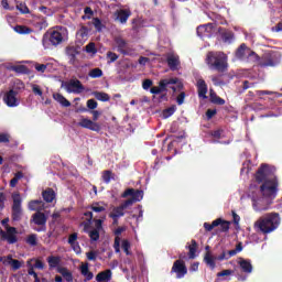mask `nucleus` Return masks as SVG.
Listing matches in <instances>:
<instances>
[{"instance_id":"nucleus-1","label":"nucleus","mask_w":282,"mask_h":282,"mask_svg":"<svg viewBox=\"0 0 282 282\" xmlns=\"http://www.w3.org/2000/svg\"><path fill=\"white\" fill-rule=\"evenodd\" d=\"M275 171L276 169L274 166L262 164L256 174L257 182H263L259 189L251 191L252 207L256 213L269 210L272 199L276 197L279 182L276 181V176H274Z\"/></svg>"},{"instance_id":"nucleus-2","label":"nucleus","mask_w":282,"mask_h":282,"mask_svg":"<svg viewBox=\"0 0 282 282\" xmlns=\"http://www.w3.org/2000/svg\"><path fill=\"white\" fill-rule=\"evenodd\" d=\"M281 226V216L276 213H270L260 217L253 225L257 232H262V235H270L274 232L276 228Z\"/></svg>"},{"instance_id":"nucleus-3","label":"nucleus","mask_w":282,"mask_h":282,"mask_svg":"<svg viewBox=\"0 0 282 282\" xmlns=\"http://www.w3.org/2000/svg\"><path fill=\"white\" fill-rule=\"evenodd\" d=\"M245 63H257L260 67H276L281 63V54L274 52L267 53L260 59L259 55L251 50Z\"/></svg>"},{"instance_id":"nucleus-4","label":"nucleus","mask_w":282,"mask_h":282,"mask_svg":"<svg viewBox=\"0 0 282 282\" xmlns=\"http://www.w3.org/2000/svg\"><path fill=\"white\" fill-rule=\"evenodd\" d=\"M69 36V32L67 31V28L65 26H55L51 33L50 37L45 36L42 40L43 47L45 50H50V43L51 45H61L63 41H67V37Z\"/></svg>"},{"instance_id":"nucleus-5","label":"nucleus","mask_w":282,"mask_h":282,"mask_svg":"<svg viewBox=\"0 0 282 282\" xmlns=\"http://www.w3.org/2000/svg\"><path fill=\"white\" fill-rule=\"evenodd\" d=\"M86 216L87 223H84V230L88 234L90 237V241H98L100 239V231L102 230V221L107 219L106 215L101 216V219H95L94 220V213L93 212H86L84 213ZM94 220L95 228L89 230V225Z\"/></svg>"},{"instance_id":"nucleus-6","label":"nucleus","mask_w":282,"mask_h":282,"mask_svg":"<svg viewBox=\"0 0 282 282\" xmlns=\"http://www.w3.org/2000/svg\"><path fill=\"white\" fill-rule=\"evenodd\" d=\"M243 248L241 245H238L236 249L226 251L224 250L218 257H214L213 252L207 251L204 257V261L210 270H215L217 268V264L215 263L216 261H228L231 257H235L238 252H241Z\"/></svg>"},{"instance_id":"nucleus-7","label":"nucleus","mask_w":282,"mask_h":282,"mask_svg":"<svg viewBox=\"0 0 282 282\" xmlns=\"http://www.w3.org/2000/svg\"><path fill=\"white\" fill-rule=\"evenodd\" d=\"M206 62L210 69H216L217 72H226L228 69V55L223 52H209Z\"/></svg>"},{"instance_id":"nucleus-8","label":"nucleus","mask_w":282,"mask_h":282,"mask_svg":"<svg viewBox=\"0 0 282 282\" xmlns=\"http://www.w3.org/2000/svg\"><path fill=\"white\" fill-rule=\"evenodd\" d=\"M237 264L240 272H238L237 269H235L236 279L241 282L248 281V276H250V274H252V270H254V268L252 267V261L243 258H238Z\"/></svg>"},{"instance_id":"nucleus-9","label":"nucleus","mask_w":282,"mask_h":282,"mask_svg":"<svg viewBox=\"0 0 282 282\" xmlns=\"http://www.w3.org/2000/svg\"><path fill=\"white\" fill-rule=\"evenodd\" d=\"M196 32L200 39H210L212 36H215L217 32H219V29L215 23H207L199 25Z\"/></svg>"},{"instance_id":"nucleus-10","label":"nucleus","mask_w":282,"mask_h":282,"mask_svg":"<svg viewBox=\"0 0 282 282\" xmlns=\"http://www.w3.org/2000/svg\"><path fill=\"white\" fill-rule=\"evenodd\" d=\"M12 200V219L13 221H19L21 219V215H23V209L21 208L23 199H21V194L13 193Z\"/></svg>"},{"instance_id":"nucleus-11","label":"nucleus","mask_w":282,"mask_h":282,"mask_svg":"<svg viewBox=\"0 0 282 282\" xmlns=\"http://www.w3.org/2000/svg\"><path fill=\"white\" fill-rule=\"evenodd\" d=\"M18 231L14 227H7L6 230H0V237L2 241H7L9 245L17 243L19 241V238L17 237Z\"/></svg>"},{"instance_id":"nucleus-12","label":"nucleus","mask_w":282,"mask_h":282,"mask_svg":"<svg viewBox=\"0 0 282 282\" xmlns=\"http://www.w3.org/2000/svg\"><path fill=\"white\" fill-rule=\"evenodd\" d=\"M4 104L7 107H19L21 101L19 100V93L14 89H11L4 94L3 97Z\"/></svg>"},{"instance_id":"nucleus-13","label":"nucleus","mask_w":282,"mask_h":282,"mask_svg":"<svg viewBox=\"0 0 282 282\" xmlns=\"http://www.w3.org/2000/svg\"><path fill=\"white\" fill-rule=\"evenodd\" d=\"M161 86L165 89L167 87H171V89H173V91H177V89H183L184 85H182L180 83V78L177 77H170V78H165V79H161Z\"/></svg>"},{"instance_id":"nucleus-14","label":"nucleus","mask_w":282,"mask_h":282,"mask_svg":"<svg viewBox=\"0 0 282 282\" xmlns=\"http://www.w3.org/2000/svg\"><path fill=\"white\" fill-rule=\"evenodd\" d=\"M172 272L176 274V279H184L186 274L188 273V269L186 268V264L182 260H176L173 263Z\"/></svg>"},{"instance_id":"nucleus-15","label":"nucleus","mask_w":282,"mask_h":282,"mask_svg":"<svg viewBox=\"0 0 282 282\" xmlns=\"http://www.w3.org/2000/svg\"><path fill=\"white\" fill-rule=\"evenodd\" d=\"M115 45H116L118 52H120L124 56H130L131 48L129 47V44L127 43V41H124V39L116 37L115 39Z\"/></svg>"},{"instance_id":"nucleus-16","label":"nucleus","mask_w":282,"mask_h":282,"mask_svg":"<svg viewBox=\"0 0 282 282\" xmlns=\"http://www.w3.org/2000/svg\"><path fill=\"white\" fill-rule=\"evenodd\" d=\"M124 263L128 265L123 269V272L127 274V279H131L133 282H135L138 276V268H135V265H133L129 259L124 260Z\"/></svg>"},{"instance_id":"nucleus-17","label":"nucleus","mask_w":282,"mask_h":282,"mask_svg":"<svg viewBox=\"0 0 282 282\" xmlns=\"http://www.w3.org/2000/svg\"><path fill=\"white\" fill-rule=\"evenodd\" d=\"M78 127H82L83 129H89V131H100V124L94 122L88 118H82L78 122Z\"/></svg>"},{"instance_id":"nucleus-18","label":"nucleus","mask_w":282,"mask_h":282,"mask_svg":"<svg viewBox=\"0 0 282 282\" xmlns=\"http://www.w3.org/2000/svg\"><path fill=\"white\" fill-rule=\"evenodd\" d=\"M33 221L36 226H42L35 229L36 232H43L45 230V224H47V217H45V214L37 212L33 215Z\"/></svg>"},{"instance_id":"nucleus-19","label":"nucleus","mask_w":282,"mask_h":282,"mask_svg":"<svg viewBox=\"0 0 282 282\" xmlns=\"http://www.w3.org/2000/svg\"><path fill=\"white\" fill-rule=\"evenodd\" d=\"M65 89L67 94H80L83 91V84L78 79H73L65 85Z\"/></svg>"},{"instance_id":"nucleus-20","label":"nucleus","mask_w":282,"mask_h":282,"mask_svg":"<svg viewBox=\"0 0 282 282\" xmlns=\"http://www.w3.org/2000/svg\"><path fill=\"white\" fill-rule=\"evenodd\" d=\"M89 39V28L80 26V29L76 32V43L83 45Z\"/></svg>"},{"instance_id":"nucleus-21","label":"nucleus","mask_w":282,"mask_h":282,"mask_svg":"<svg viewBox=\"0 0 282 282\" xmlns=\"http://www.w3.org/2000/svg\"><path fill=\"white\" fill-rule=\"evenodd\" d=\"M0 261L3 265H10L12 270H19L21 268V261L14 260L12 254L1 257Z\"/></svg>"},{"instance_id":"nucleus-22","label":"nucleus","mask_w":282,"mask_h":282,"mask_svg":"<svg viewBox=\"0 0 282 282\" xmlns=\"http://www.w3.org/2000/svg\"><path fill=\"white\" fill-rule=\"evenodd\" d=\"M250 51L251 50L246 44H241L236 51V58L246 63V61H248V55L250 54Z\"/></svg>"},{"instance_id":"nucleus-23","label":"nucleus","mask_w":282,"mask_h":282,"mask_svg":"<svg viewBox=\"0 0 282 282\" xmlns=\"http://www.w3.org/2000/svg\"><path fill=\"white\" fill-rule=\"evenodd\" d=\"M167 65L172 72H176L180 67V55L175 53L167 54Z\"/></svg>"},{"instance_id":"nucleus-24","label":"nucleus","mask_w":282,"mask_h":282,"mask_svg":"<svg viewBox=\"0 0 282 282\" xmlns=\"http://www.w3.org/2000/svg\"><path fill=\"white\" fill-rule=\"evenodd\" d=\"M197 91L199 98H203L206 100L208 98L206 94H208V85H206V82L203 78H198L196 83Z\"/></svg>"},{"instance_id":"nucleus-25","label":"nucleus","mask_w":282,"mask_h":282,"mask_svg":"<svg viewBox=\"0 0 282 282\" xmlns=\"http://www.w3.org/2000/svg\"><path fill=\"white\" fill-rule=\"evenodd\" d=\"M109 217L112 219L113 224H118L120 217H124V209L121 205L113 207L112 212L109 214Z\"/></svg>"},{"instance_id":"nucleus-26","label":"nucleus","mask_w":282,"mask_h":282,"mask_svg":"<svg viewBox=\"0 0 282 282\" xmlns=\"http://www.w3.org/2000/svg\"><path fill=\"white\" fill-rule=\"evenodd\" d=\"M66 55L68 57L69 65L76 67V65H78V59L76 58V56H78V51H76L74 47H67Z\"/></svg>"},{"instance_id":"nucleus-27","label":"nucleus","mask_w":282,"mask_h":282,"mask_svg":"<svg viewBox=\"0 0 282 282\" xmlns=\"http://www.w3.org/2000/svg\"><path fill=\"white\" fill-rule=\"evenodd\" d=\"M218 32L224 41V43L230 44L232 41H235V33L232 31H228L226 29H218Z\"/></svg>"},{"instance_id":"nucleus-28","label":"nucleus","mask_w":282,"mask_h":282,"mask_svg":"<svg viewBox=\"0 0 282 282\" xmlns=\"http://www.w3.org/2000/svg\"><path fill=\"white\" fill-rule=\"evenodd\" d=\"M122 232H124V227H118L116 230H115V235H116V238H115V243H113V248H115V252H120V236L122 235Z\"/></svg>"},{"instance_id":"nucleus-29","label":"nucleus","mask_w":282,"mask_h":282,"mask_svg":"<svg viewBox=\"0 0 282 282\" xmlns=\"http://www.w3.org/2000/svg\"><path fill=\"white\" fill-rule=\"evenodd\" d=\"M131 17V11L129 9H121L117 12V20L121 23H127Z\"/></svg>"},{"instance_id":"nucleus-30","label":"nucleus","mask_w":282,"mask_h":282,"mask_svg":"<svg viewBox=\"0 0 282 282\" xmlns=\"http://www.w3.org/2000/svg\"><path fill=\"white\" fill-rule=\"evenodd\" d=\"M53 98L54 100H56V102H58L62 107H72V102H69V100H67V98H65L63 95L58 94V93H54L53 94Z\"/></svg>"},{"instance_id":"nucleus-31","label":"nucleus","mask_w":282,"mask_h":282,"mask_svg":"<svg viewBox=\"0 0 282 282\" xmlns=\"http://www.w3.org/2000/svg\"><path fill=\"white\" fill-rule=\"evenodd\" d=\"M89 208L93 213H105V210H107V204L104 202H96L93 203Z\"/></svg>"},{"instance_id":"nucleus-32","label":"nucleus","mask_w":282,"mask_h":282,"mask_svg":"<svg viewBox=\"0 0 282 282\" xmlns=\"http://www.w3.org/2000/svg\"><path fill=\"white\" fill-rule=\"evenodd\" d=\"M111 270H106L97 274L96 281L97 282H109L111 281Z\"/></svg>"},{"instance_id":"nucleus-33","label":"nucleus","mask_w":282,"mask_h":282,"mask_svg":"<svg viewBox=\"0 0 282 282\" xmlns=\"http://www.w3.org/2000/svg\"><path fill=\"white\" fill-rule=\"evenodd\" d=\"M42 197L50 204L54 202V199H56V193L54 192V189L48 188L42 193Z\"/></svg>"},{"instance_id":"nucleus-34","label":"nucleus","mask_w":282,"mask_h":282,"mask_svg":"<svg viewBox=\"0 0 282 282\" xmlns=\"http://www.w3.org/2000/svg\"><path fill=\"white\" fill-rule=\"evenodd\" d=\"M48 268L54 270V268H58L61 265V257L58 256H50L47 258Z\"/></svg>"},{"instance_id":"nucleus-35","label":"nucleus","mask_w":282,"mask_h":282,"mask_svg":"<svg viewBox=\"0 0 282 282\" xmlns=\"http://www.w3.org/2000/svg\"><path fill=\"white\" fill-rule=\"evenodd\" d=\"M93 96L96 98V100H99L100 102H109V100H111L109 94L102 91H94Z\"/></svg>"},{"instance_id":"nucleus-36","label":"nucleus","mask_w":282,"mask_h":282,"mask_svg":"<svg viewBox=\"0 0 282 282\" xmlns=\"http://www.w3.org/2000/svg\"><path fill=\"white\" fill-rule=\"evenodd\" d=\"M80 272L83 274V276L86 278V281H91V279H94V273H91L89 271V264L85 263L80 265Z\"/></svg>"},{"instance_id":"nucleus-37","label":"nucleus","mask_w":282,"mask_h":282,"mask_svg":"<svg viewBox=\"0 0 282 282\" xmlns=\"http://www.w3.org/2000/svg\"><path fill=\"white\" fill-rule=\"evenodd\" d=\"M57 272L62 274V276L65 279L67 282H73L74 281V275H72V272L67 270L66 268H58Z\"/></svg>"},{"instance_id":"nucleus-38","label":"nucleus","mask_w":282,"mask_h":282,"mask_svg":"<svg viewBox=\"0 0 282 282\" xmlns=\"http://www.w3.org/2000/svg\"><path fill=\"white\" fill-rule=\"evenodd\" d=\"M29 210H43V200H31L29 203Z\"/></svg>"},{"instance_id":"nucleus-39","label":"nucleus","mask_w":282,"mask_h":282,"mask_svg":"<svg viewBox=\"0 0 282 282\" xmlns=\"http://www.w3.org/2000/svg\"><path fill=\"white\" fill-rule=\"evenodd\" d=\"M216 221H219L218 226H220V232H228V230H230V221L221 218H217Z\"/></svg>"},{"instance_id":"nucleus-40","label":"nucleus","mask_w":282,"mask_h":282,"mask_svg":"<svg viewBox=\"0 0 282 282\" xmlns=\"http://www.w3.org/2000/svg\"><path fill=\"white\" fill-rule=\"evenodd\" d=\"M187 248L189 250V253H188L189 259H195L196 252H197V241L192 240V243L187 246Z\"/></svg>"},{"instance_id":"nucleus-41","label":"nucleus","mask_w":282,"mask_h":282,"mask_svg":"<svg viewBox=\"0 0 282 282\" xmlns=\"http://www.w3.org/2000/svg\"><path fill=\"white\" fill-rule=\"evenodd\" d=\"M85 52L87 54H90L91 56H95V54L98 53V50L96 48V43L94 42L88 43L85 47Z\"/></svg>"},{"instance_id":"nucleus-42","label":"nucleus","mask_w":282,"mask_h":282,"mask_svg":"<svg viewBox=\"0 0 282 282\" xmlns=\"http://www.w3.org/2000/svg\"><path fill=\"white\" fill-rule=\"evenodd\" d=\"M11 72H15L17 74H28V66L13 65V66H11Z\"/></svg>"},{"instance_id":"nucleus-43","label":"nucleus","mask_w":282,"mask_h":282,"mask_svg":"<svg viewBox=\"0 0 282 282\" xmlns=\"http://www.w3.org/2000/svg\"><path fill=\"white\" fill-rule=\"evenodd\" d=\"M175 111H177V107L171 106L170 108L163 110L162 116L166 120V118H171V116H173V113H175Z\"/></svg>"},{"instance_id":"nucleus-44","label":"nucleus","mask_w":282,"mask_h":282,"mask_svg":"<svg viewBox=\"0 0 282 282\" xmlns=\"http://www.w3.org/2000/svg\"><path fill=\"white\" fill-rule=\"evenodd\" d=\"M121 248H122L123 252H126V254L128 257H131V254H132L131 251H130L131 242H129V240H122Z\"/></svg>"},{"instance_id":"nucleus-45","label":"nucleus","mask_w":282,"mask_h":282,"mask_svg":"<svg viewBox=\"0 0 282 282\" xmlns=\"http://www.w3.org/2000/svg\"><path fill=\"white\" fill-rule=\"evenodd\" d=\"M88 76L90 78H100V77H102V69L93 68V69L89 70Z\"/></svg>"},{"instance_id":"nucleus-46","label":"nucleus","mask_w":282,"mask_h":282,"mask_svg":"<svg viewBox=\"0 0 282 282\" xmlns=\"http://www.w3.org/2000/svg\"><path fill=\"white\" fill-rule=\"evenodd\" d=\"M34 261L33 268H36L37 270H43V268H45V264L43 263V261L39 260V259H31L28 261V265H31V263Z\"/></svg>"},{"instance_id":"nucleus-47","label":"nucleus","mask_w":282,"mask_h":282,"mask_svg":"<svg viewBox=\"0 0 282 282\" xmlns=\"http://www.w3.org/2000/svg\"><path fill=\"white\" fill-rule=\"evenodd\" d=\"M26 243L29 246H36L39 243V237L36 236V234H32L26 238Z\"/></svg>"},{"instance_id":"nucleus-48","label":"nucleus","mask_w":282,"mask_h":282,"mask_svg":"<svg viewBox=\"0 0 282 282\" xmlns=\"http://www.w3.org/2000/svg\"><path fill=\"white\" fill-rule=\"evenodd\" d=\"M143 198H144V192L143 191L137 189L132 194V202H142Z\"/></svg>"},{"instance_id":"nucleus-49","label":"nucleus","mask_w":282,"mask_h":282,"mask_svg":"<svg viewBox=\"0 0 282 282\" xmlns=\"http://www.w3.org/2000/svg\"><path fill=\"white\" fill-rule=\"evenodd\" d=\"M210 19H213L218 25H226V20L221 15L213 13Z\"/></svg>"},{"instance_id":"nucleus-50","label":"nucleus","mask_w":282,"mask_h":282,"mask_svg":"<svg viewBox=\"0 0 282 282\" xmlns=\"http://www.w3.org/2000/svg\"><path fill=\"white\" fill-rule=\"evenodd\" d=\"M162 91H166L164 86H162V82L159 83V86H154L150 89V93L154 95L162 94Z\"/></svg>"},{"instance_id":"nucleus-51","label":"nucleus","mask_w":282,"mask_h":282,"mask_svg":"<svg viewBox=\"0 0 282 282\" xmlns=\"http://www.w3.org/2000/svg\"><path fill=\"white\" fill-rule=\"evenodd\" d=\"M219 221L220 220H214L212 224L204 223L205 230H207V232H210V230H213V228H217V226H219Z\"/></svg>"},{"instance_id":"nucleus-52","label":"nucleus","mask_w":282,"mask_h":282,"mask_svg":"<svg viewBox=\"0 0 282 282\" xmlns=\"http://www.w3.org/2000/svg\"><path fill=\"white\" fill-rule=\"evenodd\" d=\"M102 180L106 184H109V182H111V180H113V174L111 173V171H105L102 173Z\"/></svg>"},{"instance_id":"nucleus-53","label":"nucleus","mask_w":282,"mask_h":282,"mask_svg":"<svg viewBox=\"0 0 282 282\" xmlns=\"http://www.w3.org/2000/svg\"><path fill=\"white\" fill-rule=\"evenodd\" d=\"M15 32L18 33V34H30V32H32V30H30V29H28V28H25V26H22V25H18V26H15Z\"/></svg>"},{"instance_id":"nucleus-54","label":"nucleus","mask_w":282,"mask_h":282,"mask_svg":"<svg viewBox=\"0 0 282 282\" xmlns=\"http://www.w3.org/2000/svg\"><path fill=\"white\" fill-rule=\"evenodd\" d=\"M93 24L95 25L97 32H102L104 25H102V22L100 21V19L95 18L93 21Z\"/></svg>"},{"instance_id":"nucleus-55","label":"nucleus","mask_w":282,"mask_h":282,"mask_svg":"<svg viewBox=\"0 0 282 282\" xmlns=\"http://www.w3.org/2000/svg\"><path fill=\"white\" fill-rule=\"evenodd\" d=\"M107 58L109 59L108 63H116V61H118V54L113 53V52H108L107 53Z\"/></svg>"},{"instance_id":"nucleus-56","label":"nucleus","mask_w":282,"mask_h":282,"mask_svg":"<svg viewBox=\"0 0 282 282\" xmlns=\"http://www.w3.org/2000/svg\"><path fill=\"white\" fill-rule=\"evenodd\" d=\"M151 87H153V80H151V79H145V80H143V83H142V88H143L145 91H149V89H151Z\"/></svg>"},{"instance_id":"nucleus-57","label":"nucleus","mask_w":282,"mask_h":282,"mask_svg":"<svg viewBox=\"0 0 282 282\" xmlns=\"http://www.w3.org/2000/svg\"><path fill=\"white\" fill-rule=\"evenodd\" d=\"M33 94L35 96H43V90H41V87L36 84L31 85Z\"/></svg>"},{"instance_id":"nucleus-58","label":"nucleus","mask_w":282,"mask_h":282,"mask_svg":"<svg viewBox=\"0 0 282 282\" xmlns=\"http://www.w3.org/2000/svg\"><path fill=\"white\" fill-rule=\"evenodd\" d=\"M87 107H88V109H97L98 108V101L96 99H88L87 100Z\"/></svg>"},{"instance_id":"nucleus-59","label":"nucleus","mask_w":282,"mask_h":282,"mask_svg":"<svg viewBox=\"0 0 282 282\" xmlns=\"http://www.w3.org/2000/svg\"><path fill=\"white\" fill-rule=\"evenodd\" d=\"M86 257H87L88 261H96V259H98V252L89 251L86 253Z\"/></svg>"},{"instance_id":"nucleus-60","label":"nucleus","mask_w":282,"mask_h":282,"mask_svg":"<svg viewBox=\"0 0 282 282\" xmlns=\"http://www.w3.org/2000/svg\"><path fill=\"white\" fill-rule=\"evenodd\" d=\"M213 138H216V140H221L224 138V130H215L212 132Z\"/></svg>"},{"instance_id":"nucleus-61","label":"nucleus","mask_w":282,"mask_h":282,"mask_svg":"<svg viewBox=\"0 0 282 282\" xmlns=\"http://www.w3.org/2000/svg\"><path fill=\"white\" fill-rule=\"evenodd\" d=\"M17 8L20 12H22V14H29L30 13V9L25 4H19V6H17Z\"/></svg>"},{"instance_id":"nucleus-62","label":"nucleus","mask_w":282,"mask_h":282,"mask_svg":"<svg viewBox=\"0 0 282 282\" xmlns=\"http://www.w3.org/2000/svg\"><path fill=\"white\" fill-rule=\"evenodd\" d=\"M185 98H186V93H180V95L176 98L177 105H184Z\"/></svg>"},{"instance_id":"nucleus-63","label":"nucleus","mask_w":282,"mask_h":282,"mask_svg":"<svg viewBox=\"0 0 282 282\" xmlns=\"http://www.w3.org/2000/svg\"><path fill=\"white\" fill-rule=\"evenodd\" d=\"M36 72H41V74H44L45 69H47V65L45 64H35Z\"/></svg>"},{"instance_id":"nucleus-64","label":"nucleus","mask_w":282,"mask_h":282,"mask_svg":"<svg viewBox=\"0 0 282 282\" xmlns=\"http://www.w3.org/2000/svg\"><path fill=\"white\" fill-rule=\"evenodd\" d=\"M70 247L73 248V250H74V252H75L76 254H80L82 250H80V245H79L78 242H73V243L70 245Z\"/></svg>"}]
</instances>
